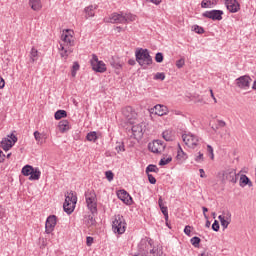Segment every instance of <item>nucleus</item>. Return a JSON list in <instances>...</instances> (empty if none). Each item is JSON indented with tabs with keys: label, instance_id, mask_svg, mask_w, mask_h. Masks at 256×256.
Masks as SVG:
<instances>
[{
	"label": "nucleus",
	"instance_id": "f257e3e1",
	"mask_svg": "<svg viewBox=\"0 0 256 256\" xmlns=\"http://www.w3.org/2000/svg\"><path fill=\"white\" fill-rule=\"evenodd\" d=\"M137 19L136 15H133L131 13H126L123 14V12L119 13H113L111 14V16L109 17V20H107V18H105L106 23H121V24H125V23H131L133 21H135Z\"/></svg>",
	"mask_w": 256,
	"mask_h": 256
},
{
	"label": "nucleus",
	"instance_id": "f03ea898",
	"mask_svg": "<svg viewBox=\"0 0 256 256\" xmlns=\"http://www.w3.org/2000/svg\"><path fill=\"white\" fill-rule=\"evenodd\" d=\"M77 205V193L73 190L65 193V201L63 204V210L67 215H71L75 211V206Z\"/></svg>",
	"mask_w": 256,
	"mask_h": 256
},
{
	"label": "nucleus",
	"instance_id": "7ed1b4c3",
	"mask_svg": "<svg viewBox=\"0 0 256 256\" xmlns=\"http://www.w3.org/2000/svg\"><path fill=\"white\" fill-rule=\"evenodd\" d=\"M135 57L137 63H139L141 67L153 65V58L151 57V54H149L148 49L140 48L136 50Z\"/></svg>",
	"mask_w": 256,
	"mask_h": 256
},
{
	"label": "nucleus",
	"instance_id": "20e7f679",
	"mask_svg": "<svg viewBox=\"0 0 256 256\" xmlns=\"http://www.w3.org/2000/svg\"><path fill=\"white\" fill-rule=\"evenodd\" d=\"M62 41L63 44H60V50L64 52H61L60 55L61 57L67 58L69 55H71V53H73V50L70 49V47H73V36L62 34Z\"/></svg>",
	"mask_w": 256,
	"mask_h": 256
},
{
	"label": "nucleus",
	"instance_id": "39448f33",
	"mask_svg": "<svg viewBox=\"0 0 256 256\" xmlns=\"http://www.w3.org/2000/svg\"><path fill=\"white\" fill-rule=\"evenodd\" d=\"M85 199L89 211L91 213H97V194L95 193V190L86 191Z\"/></svg>",
	"mask_w": 256,
	"mask_h": 256
},
{
	"label": "nucleus",
	"instance_id": "423d86ee",
	"mask_svg": "<svg viewBox=\"0 0 256 256\" xmlns=\"http://www.w3.org/2000/svg\"><path fill=\"white\" fill-rule=\"evenodd\" d=\"M126 227L127 223H125V218L122 215H116L112 223V229L114 233H118V235H123V233H125Z\"/></svg>",
	"mask_w": 256,
	"mask_h": 256
},
{
	"label": "nucleus",
	"instance_id": "0eeeda50",
	"mask_svg": "<svg viewBox=\"0 0 256 256\" xmlns=\"http://www.w3.org/2000/svg\"><path fill=\"white\" fill-rule=\"evenodd\" d=\"M90 63L92 65L93 71H96V73H105V71H107L105 62L99 61V58L95 54L92 55V59L90 60Z\"/></svg>",
	"mask_w": 256,
	"mask_h": 256
},
{
	"label": "nucleus",
	"instance_id": "6e6552de",
	"mask_svg": "<svg viewBox=\"0 0 256 256\" xmlns=\"http://www.w3.org/2000/svg\"><path fill=\"white\" fill-rule=\"evenodd\" d=\"M18 139L15 134L8 135L7 138H3L0 142V147L3 149V151H9L17 143Z\"/></svg>",
	"mask_w": 256,
	"mask_h": 256
},
{
	"label": "nucleus",
	"instance_id": "1a4fd4ad",
	"mask_svg": "<svg viewBox=\"0 0 256 256\" xmlns=\"http://www.w3.org/2000/svg\"><path fill=\"white\" fill-rule=\"evenodd\" d=\"M151 247H153L152 239H142L138 244V253H142V255H149V251H151Z\"/></svg>",
	"mask_w": 256,
	"mask_h": 256
},
{
	"label": "nucleus",
	"instance_id": "9d476101",
	"mask_svg": "<svg viewBox=\"0 0 256 256\" xmlns=\"http://www.w3.org/2000/svg\"><path fill=\"white\" fill-rule=\"evenodd\" d=\"M122 115L130 125H133L137 120V112H135L131 106L123 108Z\"/></svg>",
	"mask_w": 256,
	"mask_h": 256
},
{
	"label": "nucleus",
	"instance_id": "9b49d317",
	"mask_svg": "<svg viewBox=\"0 0 256 256\" xmlns=\"http://www.w3.org/2000/svg\"><path fill=\"white\" fill-rule=\"evenodd\" d=\"M182 139L185 145H187V147H190L191 149H195V147L199 145V137L191 133L183 134Z\"/></svg>",
	"mask_w": 256,
	"mask_h": 256
},
{
	"label": "nucleus",
	"instance_id": "f8f14e48",
	"mask_svg": "<svg viewBox=\"0 0 256 256\" xmlns=\"http://www.w3.org/2000/svg\"><path fill=\"white\" fill-rule=\"evenodd\" d=\"M237 183V172L235 169L229 168L222 173V183Z\"/></svg>",
	"mask_w": 256,
	"mask_h": 256
},
{
	"label": "nucleus",
	"instance_id": "ddd939ff",
	"mask_svg": "<svg viewBox=\"0 0 256 256\" xmlns=\"http://www.w3.org/2000/svg\"><path fill=\"white\" fill-rule=\"evenodd\" d=\"M148 149L151 153L161 154L165 151V144L161 140H154L148 144Z\"/></svg>",
	"mask_w": 256,
	"mask_h": 256
},
{
	"label": "nucleus",
	"instance_id": "4468645a",
	"mask_svg": "<svg viewBox=\"0 0 256 256\" xmlns=\"http://www.w3.org/2000/svg\"><path fill=\"white\" fill-rule=\"evenodd\" d=\"M203 17L207 19H212V21H221L223 19V11L222 10H211L203 13Z\"/></svg>",
	"mask_w": 256,
	"mask_h": 256
},
{
	"label": "nucleus",
	"instance_id": "2eb2a0df",
	"mask_svg": "<svg viewBox=\"0 0 256 256\" xmlns=\"http://www.w3.org/2000/svg\"><path fill=\"white\" fill-rule=\"evenodd\" d=\"M57 225V216L50 215L45 224V231L49 235L50 233H53L55 231V226Z\"/></svg>",
	"mask_w": 256,
	"mask_h": 256
},
{
	"label": "nucleus",
	"instance_id": "dca6fc26",
	"mask_svg": "<svg viewBox=\"0 0 256 256\" xmlns=\"http://www.w3.org/2000/svg\"><path fill=\"white\" fill-rule=\"evenodd\" d=\"M237 87L240 89H249V85H251V77L249 76H241L236 79Z\"/></svg>",
	"mask_w": 256,
	"mask_h": 256
},
{
	"label": "nucleus",
	"instance_id": "f3484780",
	"mask_svg": "<svg viewBox=\"0 0 256 256\" xmlns=\"http://www.w3.org/2000/svg\"><path fill=\"white\" fill-rule=\"evenodd\" d=\"M117 196L118 199L123 201L126 205H131V203H133V198H131V195H129L125 190L118 191Z\"/></svg>",
	"mask_w": 256,
	"mask_h": 256
},
{
	"label": "nucleus",
	"instance_id": "a211bd4d",
	"mask_svg": "<svg viewBox=\"0 0 256 256\" xmlns=\"http://www.w3.org/2000/svg\"><path fill=\"white\" fill-rule=\"evenodd\" d=\"M225 5L230 13H237L241 9L237 0H226Z\"/></svg>",
	"mask_w": 256,
	"mask_h": 256
},
{
	"label": "nucleus",
	"instance_id": "6ab92c4d",
	"mask_svg": "<svg viewBox=\"0 0 256 256\" xmlns=\"http://www.w3.org/2000/svg\"><path fill=\"white\" fill-rule=\"evenodd\" d=\"M131 131L134 135V139H141L143 137V124L132 126Z\"/></svg>",
	"mask_w": 256,
	"mask_h": 256
},
{
	"label": "nucleus",
	"instance_id": "aec40b11",
	"mask_svg": "<svg viewBox=\"0 0 256 256\" xmlns=\"http://www.w3.org/2000/svg\"><path fill=\"white\" fill-rule=\"evenodd\" d=\"M155 114L159 117H163V115H167L169 113V109L165 105L158 104L154 106Z\"/></svg>",
	"mask_w": 256,
	"mask_h": 256
},
{
	"label": "nucleus",
	"instance_id": "412c9836",
	"mask_svg": "<svg viewBox=\"0 0 256 256\" xmlns=\"http://www.w3.org/2000/svg\"><path fill=\"white\" fill-rule=\"evenodd\" d=\"M95 213H92L88 216L84 217V223L85 225H87V227H93L95 225H97V221L95 220Z\"/></svg>",
	"mask_w": 256,
	"mask_h": 256
},
{
	"label": "nucleus",
	"instance_id": "4be33fe9",
	"mask_svg": "<svg viewBox=\"0 0 256 256\" xmlns=\"http://www.w3.org/2000/svg\"><path fill=\"white\" fill-rule=\"evenodd\" d=\"M29 5L33 11H41L43 8L41 0H29Z\"/></svg>",
	"mask_w": 256,
	"mask_h": 256
},
{
	"label": "nucleus",
	"instance_id": "5701e85b",
	"mask_svg": "<svg viewBox=\"0 0 256 256\" xmlns=\"http://www.w3.org/2000/svg\"><path fill=\"white\" fill-rule=\"evenodd\" d=\"M41 179V170L39 168H33L32 173L30 174V181H39Z\"/></svg>",
	"mask_w": 256,
	"mask_h": 256
},
{
	"label": "nucleus",
	"instance_id": "b1692460",
	"mask_svg": "<svg viewBox=\"0 0 256 256\" xmlns=\"http://www.w3.org/2000/svg\"><path fill=\"white\" fill-rule=\"evenodd\" d=\"M176 159L178 161H180L181 163H183V161H187V159H188L187 153H185L183 151V148H181V146H179L178 154L176 156Z\"/></svg>",
	"mask_w": 256,
	"mask_h": 256
},
{
	"label": "nucleus",
	"instance_id": "393cba45",
	"mask_svg": "<svg viewBox=\"0 0 256 256\" xmlns=\"http://www.w3.org/2000/svg\"><path fill=\"white\" fill-rule=\"evenodd\" d=\"M58 128L61 133H65V131H69V121L61 120L58 124Z\"/></svg>",
	"mask_w": 256,
	"mask_h": 256
},
{
	"label": "nucleus",
	"instance_id": "a878e982",
	"mask_svg": "<svg viewBox=\"0 0 256 256\" xmlns=\"http://www.w3.org/2000/svg\"><path fill=\"white\" fill-rule=\"evenodd\" d=\"M245 185H249V187H253V182L247 177V175H242L240 177V186L244 187Z\"/></svg>",
	"mask_w": 256,
	"mask_h": 256
},
{
	"label": "nucleus",
	"instance_id": "bb28decb",
	"mask_svg": "<svg viewBox=\"0 0 256 256\" xmlns=\"http://www.w3.org/2000/svg\"><path fill=\"white\" fill-rule=\"evenodd\" d=\"M84 12L86 13V19L89 17H95V6L90 5L84 9Z\"/></svg>",
	"mask_w": 256,
	"mask_h": 256
},
{
	"label": "nucleus",
	"instance_id": "cd10ccee",
	"mask_svg": "<svg viewBox=\"0 0 256 256\" xmlns=\"http://www.w3.org/2000/svg\"><path fill=\"white\" fill-rule=\"evenodd\" d=\"M33 166L31 165H25L22 168V175H24V177H29V175H31V173H33Z\"/></svg>",
	"mask_w": 256,
	"mask_h": 256
},
{
	"label": "nucleus",
	"instance_id": "c85d7f7f",
	"mask_svg": "<svg viewBox=\"0 0 256 256\" xmlns=\"http://www.w3.org/2000/svg\"><path fill=\"white\" fill-rule=\"evenodd\" d=\"M54 117H55L56 121H59L60 119L67 117V111L58 110L55 112Z\"/></svg>",
	"mask_w": 256,
	"mask_h": 256
},
{
	"label": "nucleus",
	"instance_id": "c756f323",
	"mask_svg": "<svg viewBox=\"0 0 256 256\" xmlns=\"http://www.w3.org/2000/svg\"><path fill=\"white\" fill-rule=\"evenodd\" d=\"M39 57V51H37V49H35V47H32L31 52H30V59L32 61V63H35V61L38 59Z\"/></svg>",
	"mask_w": 256,
	"mask_h": 256
},
{
	"label": "nucleus",
	"instance_id": "7c9ffc66",
	"mask_svg": "<svg viewBox=\"0 0 256 256\" xmlns=\"http://www.w3.org/2000/svg\"><path fill=\"white\" fill-rule=\"evenodd\" d=\"M149 173H159V168L157 167V165H148L146 168V174L149 175Z\"/></svg>",
	"mask_w": 256,
	"mask_h": 256
},
{
	"label": "nucleus",
	"instance_id": "2f4dec72",
	"mask_svg": "<svg viewBox=\"0 0 256 256\" xmlns=\"http://www.w3.org/2000/svg\"><path fill=\"white\" fill-rule=\"evenodd\" d=\"M212 5H217V0H215V2H211V0H203L201 2L202 9H208V7H211Z\"/></svg>",
	"mask_w": 256,
	"mask_h": 256
},
{
	"label": "nucleus",
	"instance_id": "473e14b6",
	"mask_svg": "<svg viewBox=\"0 0 256 256\" xmlns=\"http://www.w3.org/2000/svg\"><path fill=\"white\" fill-rule=\"evenodd\" d=\"M218 219H219L223 229H227V227H229V223H231V221L225 219V217L222 215L218 216Z\"/></svg>",
	"mask_w": 256,
	"mask_h": 256
},
{
	"label": "nucleus",
	"instance_id": "72a5a7b5",
	"mask_svg": "<svg viewBox=\"0 0 256 256\" xmlns=\"http://www.w3.org/2000/svg\"><path fill=\"white\" fill-rule=\"evenodd\" d=\"M150 253L153 255V256H165V253H163V248L162 247H159L157 249H151L150 250Z\"/></svg>",
	"mask_w": 256,
	"mask_h": 256
},
{
	"label": "nucleus",
	"instance_id": "f704fd0d",
	"mask_svg": "<svg viewBox=\"0 0 256 256\" xmlns=\"http://www.w3.org/2000/svg\"><path fill=\"white\" fill-rule=\"evenodd\" d=\"M87 141H93L96 142L97 141V132H90L87 134L86 136Z\"/></svg>",
	"mask_w": 256,
	"mask_h": 256
},
{
	"label": "nucleus",
	"instance_id": "c9c22d12",
	"mask_svg": "<svg viewBox=\"0 0 256 256\" xmlns=\"http://www.w3.org/2000/svg\"><path fill=\"white\" fill-rule=\"evenodd\" d=\"M171 161H173L172 157H168V158H162L159 162V165L161 167L165 166V165H169V163H171Z\"/></svg>",
	"mask_w": 256,
	"mask_h": 256
},
{
	"label": "nucleus",
	"instance_id": "e433bc0d",
	"mask_svg": "<svg viewBox=\"0 0 256 256\" xmlns=\"http://www.w3.org/2000/svg\"><path fill=\"white\" fill-rule=\"evenodd\" d=\"M190 243L193 245V247H199V243H201V238L194 236L191 238Z\"/></svg>",
	"mask_w": 256,
	"mask_h": 256
},
{
	"label": "nucleus",
	"instance_id": "4c0bfd02",
	"mask_svg": "<svg viewBox=\"0 0 256 256\" xmlns=\"http://www.w3.org/2000/svg\"><path fill=\"white\" fill-rule=\"evenodd\" d=\"M162 137L165 139V141H173V136H171V132L169 131H164L162 133Z\"/></svg>",
	"mask_w": 256,
	"mask_h": 256
},
{
	"label": "nucleus",
	"instance_id": "58836bf2",
	"mask_svg": "<svg viewBox=\"0 0 256 256\" xmlns=\"http://www.w3.org/2000/svg\"><path fill=\"white\" fill-rule=\"evenodd\" d=\"M193 31H195V33H198V35H203V33H205V29H203V27L199 25H195L193 27Z\"/></svg>",
	"mask_w": 256,
	"mask_h": 256
},
{
	"label": "nucleus",
	"instance_id": "ea45409f",
	"mask_svg": "<svg viewBox=\"0 0 256 256\" xmlns=\"http://www.w3.org/2000/svg\"><path fill=\"white\" fill-rule=\"evenodd\" d=\"M77 71H79V63L74 62L72 66V77H75V75H77Z\"/></svg>",
	"mask_w": 256,
	"mask_h": 256
},
{
	"label": "nucleus",
	"instance_id": "a19ab883",
	"mask_svg": "<svg viewBox=\"0 0 256 256\" xmlns=\"http://www.w3.org/2000/svg\"><path fill=\"white\" fill-rule=\"evenodd\" d=\"M163 59H164L163 53L161 52L156 53L155 55L156 63H163Z\"/></svg>",
	"mask_w": 256,
	"mask_h": 256
},
{
	"label": "nucleus",
	"instance_id": "79ce46f5",
	"mask_svg": "<svg viewBox=\"0 0 256 256\" xmlns=\"http://www.w3.org/2000/svg\"><path fill=\"white\" fill-rule=\"evenodd\" d=\"M154 79L160 80V81H165V73L163 72H157L154 76Z\"/></svg>",
	"mask_w": 256,
	"mask_h": 256
},
{
	"label": "nucleus",
	"instance_id": "37998d69",
	"mask_svg": "<svg viewBox=\"0 0 256 256\" xmlns=\"http://www.w3.org/2000/svg\"><path fill=\"white\" fill-rule=\"evenodd\" d=\"M176 67L178 69H182V67H185V58H181L176 61Z\"/></svg>",
	"mask_w": 256,
	"mask_h": 256
},
{
	"label": "nucleus",
	"instance_id": "c03bdc74",
	"mask_svg": "<svg viewBox=\"0 0 256 256\" xmlns=\"http://www.w3.org/2000/svg\"><path fill=\"white\" fill-rule=\"evenodd\" d=\"M161 211L165 217V221L168 222L169 221V211L167 209V206L162 207Z\"/></svg>",
	"mask_w": 256,
	"mask_h": 256
},
{
	"label": "nucleus",
	"instance_id": "a18cd8bd",
	"mask_svg": "<svg viewBox=\"0 0 256 256\" xmlns=\"http://www.w3.org/2000/svg\"><path fill=\"white\" fill-rule=\"evenodd\" d=\"M204 160H205V158L203 157V153L198 152V155H196V157H195L196 163H203Z\"/></svg>",
	"mask_w": 256,
	"mask_h": 256
},
{
	"label": "nucleus",
	"instance_id": "49530a36",
	"mask_svg": "<svg viewBox=\"0 0 256 256\" xmlns=\"http://www.w3.org/2000/svg\"><path fill=\"white\" fill-rule=\"evenodd\" d=\"M105 175H106V179H107L108 181H113V177H115V175L113 174V172H112L111 170L106 171V172H105Z\"/></svg>",
	"mask_w": 256,
	"mask_h": 256
},
{
	"label": "nucleus",
	"instance_id": "de8ad7c7",
	"mask_svg": "<svg viewBox=\"0 0 256 256\" xmlns=\"http://www.w3.org/2000/svg\"><path fill=\"white\" fill-rule=\"evenodd\" d=\"M207 152L210 155V159H215V154L213 153V147L211 145H207Z\"/></svg>",
	"mask_w": 256,
	"mask_h": 256
},
{
	"label": "nucleus",
	"instance_id": "09e8293b",
	"mask_svg": "<svg viewBox=\"0 0 256 256\" xmlns=\"http://www.w3.org/2000/svg\"><path fill=\"white\" fill-rule=\"evenodd\" d=\"M110 65H111L112 67H114V69H121V68L123 67V65H121V63L115 62V61H111V62H110Z\"/></svg>",
	"mask_w": 256,
	"mask_h": 256
},
{
	"label": "nucleus",
	"instance_id": "8fccbe9b",
	"mask_svg": "<svg viewBox=\"0 0 256 256\" xmlns=\"http://www.w3.org/2000/svg\"><path fill=\"white\" fill-rule=\"evenodd\" d=\"M115 149H116L117 153H121V152L125 151V145L123 143L118 144Z\"/></svg>",
	"mask_w": 256,
	"mask_h": 256
},
{
	"label": "nucleus",
	"instance_id": "3c124183",
	"mask_svg": "<svg viewBox=\"0 0 256 256\" xmlns=\"http://www.w3.org/2000/svg\"><path fill=\"white\" fill-rule=\"evenodd\" d=\"M147 176H148V181L149 183H151V185H155V183H157V179H155L152 174L148 173Z\"/></svg>",
	"mask_w": 256,
	"mask_h": 256
},
{
	"label": "nucleus",
	"instance_id": "603ef678",
	"mask_svg": "<svg viewBox=\"0 0 256 256\" xmlns=\"http://www.w3.org/2000/svg\"><path fill=\"white\" fill-rule=\"evenodd\" d=\"M191 229H192V227H191L190 225H187V226H185V228H184V233H185V235H187L188 237H191Z\"/></svg>",
	"mask_w": 256,
	"mask_h": 256
},
{
	"label": "nucleus",
	"instance_id": "864d4df0",
	"mask_svg": "<svg viewBox=\"0 0 256 256\" xmlns=\"http://www.w3.org/2000/svg\"><path fill=\"white\" fill-rule=\"evenodd\" d=\"M219 221L215 220L214 223L212 224V230L213 231H219Z\"/></svg>",
	"mask_w": 256,
	"mask_h": 256
},
{
	"label": "nucleus",
	"instance_id": "5fc2aeb1",
	"mask_svg": "<svg viewBox=\"0 0 256 256\" xmlns=\"http://www.w3.org/2000/svg\"><path fill=\"white\" fill-rule=\"evenodd\" d=\"M86 244L88 245V247H91V245H93V237L88 236L86 238Z\"/></svg>",
	"mask_w": 256,
	"mask_h": 256
},
{
	"label": "nucleus",
	"instance_id": "6e6d98bb",
	"mask_svg": "<svg viewBox=\"0 0 256 256\" xmlns=\"http://www.w3.org/2000/svg\"><path fill=\"white\" fill-rule=\"evenodd\" d=\"M34 139H36V141H41V134L39 131L34 132Z\"/></svg>",
	"mask_w": 256,
	"mask_h": 256
},
{
	"label": "nucleus",
	"instance_id": "4d7b16f0",
	"mask_svg": "<svg viewBox=\"0 0 256 256\" xmlns=\"http://www.w3.org/2000/svg\"><path fill=\"white\" fill-rule=\"evenodd\" d=\"M224 215H225V216H223V217H224L226 220H228V221L231 222V212L226 211V212H224Z\"/></svg>",
	"mask_w": 256,
	"mask_h": 256
},
{
	"label": "nucleus",
	"instance_id": "13d9d810",
	"mask_svg": "<svg viewBox=\"0 0 256 256\" xmlns=\"http://www.w3.org/2000/svg\"><path fill=\"white\" fill-rule=\"evenodd\" d=\"M202 211H203V215L205 219H209V216L207 215V211H209V209H207V207H202Z\"/></svg>",
	"mask_w": 256,
	"mask_h": 256
},
{
	"label": "nucleus",
	"instance_id": "bf43d9fd",
	"mask_svg": "<svg viewBox=\"0 0 256 256\" xmlns=\"http://www.w3.org/2000/svg\"><path fill=\"white\" fill-rule=\"evenodd\" d=\"M149 1L150 3H153L154 5H161V0H145Z\"/></svg>",
	"mask_w": 256,
	"mask_h": 256
},
{
	"label": "nucleus",
	"instance_id": "052dcab7",
	"mask_svg": "<svg viewBox=\"0 0 256 256\" xmlns=\"http://www.w3.org/2000/svg\"><path fill=\"white\" fill-rule=\"evenodd\" d=\"M199 173H200V177H201L202 179H205V177H207V175H205V170L199 169Z\"/></svg>",
	"mask_w": 256,
	"mask_h": 256
},
{
	"label": "nucleus",
	"instance_id": "680f3d73",
	"mask_svg": "<svg viewBox=\"0 0 256 256\" xmlns=\"http://www.w3.org/2000/svg\"><path fill=\"white\" fill-rule=\"evenodd\" d=\"M158 205H159L160 209H162V207H165V206L163 205V198H162L161 196L159 197Z\"/></svg>",
	"mask_w": 256,
	"mask_h": 256
},
{
	"label": "nucleus",
	"instance_id": "e2e57ef3",
	"mask_svg": "<svg viewBox=\"0 0 256 256\" xmlns=\"http://www.w3.org/2000/svg\"><path fill=\"white\" fill-rule=\"evenodd\" d=\"M5 87V79L3 77H0V89H3Z\"/></svg>",
	"mask_w": 256,
	"mask_h": 256
},
{
	"label": "nucleus",
	"instance_id": "0e129e2a",
	"mask_svg": "<svg viewBox=\"0 0 256 256\" xmlns=\"http://www.w3.org/2000/svg\"><path fill=\"white\" fill-rule=\"evenodd\" d=\"M3 161H5V154L0 150V163H3Z\"/></svg>",
	"mask_w": 256,
	"mask_h": 256
},
{
	"label": "nucleus",
	"instance_id": "69168bd1",
	"mask_svg": "<svg viewBox=\"0 0 256 256\" xmlns=\"http://www.w3.org/2000/svg\"><path fill=\"white\" fill-rule=\"evenodd\" d=\"M218 125H219V127H225L227 125V123H225V121H223V120H218Z\"/></svg>",
	"mask_w": 256,
	"mask_h": 256
},
{
	"label": "nucleus",
	"instance_id": "338daca9",
	"mask_svg": "<svg viewBox=\"0 0 256 256\" xmlns=\"http://www.w3.org/2000/svg\"><path fill=\"white\" fill-rule=\"evenodd\" d=\"M171 113L172 115H181V111L179 110H172Z\"/></svg>",
	"mask_w": 256,
	"mask_h": 256
},
{
	"label": "nucleus",
	"instance_id": "774afa93",
	"mask_svg": "<svg viewBox=\"0 0 256 256\" xmlns=\"http://www.w3.org/2000/svg\"><path fill=\"white\" fill-rule=\"evenodd\" d=\"M128 63L133 66V65H135L136 62H135V60L130 59V60L128 61Z\"/></svg>",
	"mask_w": 256,
	"mask_h": 256
}]
</instances>
